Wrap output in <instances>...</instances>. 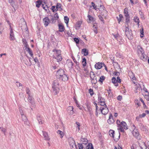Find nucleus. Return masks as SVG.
<instances>
[{
	"label": "nucleus",
	"instance_id": "nucleus-55",
	"mask_svg": "<svg viewBox=\"0 0 149 149\" xmlns=\"http://www.w3.org/2000/svg\"><path fill=\"white\" fill-rule=\"evenodd\" d=\"M79 149H83V146L82 144L78 143Z\"/></svg>",
	"mask_w": 149,
	"mask_h": 149
},
{
	"label": "nucleus",
	"instance_id": "nucleus-36",
	"mask_svg": "<svg viewBox=\"0 0 149 149\" xmlns=\"http://www.w3.org/2000/svg\"><path fill=\"white\" fill-rule=\"evenodd\" d=\"M105 79V77L103 76H102L100 77L99 81H100L102 84L103 81Z\"/></svg>",
	"mask_w": 149,
	"mask_h": 149
},
{
	"label": "nucleus",
	"instance_id": "nucleus-33",
	"mask_svg": "<svg viewBox=\"0 0 149 149\" xmlns=\"http://www.w3.org/2000/svg\"><path fill=\"white\" fill-rule=\"evenodd\" d=\"M139 125L140 128L143 131H146V128L142 124L140 123Z\"/></svg>",
	"mask_w": 149,
	"mask_h": 149
},
{
	"label": "nucleus",
	"instance_id": "nucleus-27",
	"mask_svg": "<svg viewBox=\"0 0 149 149\" xmlns=\"http://www.w3.org/2000/svg\"><path fill=\"white\" fill-rule=\"evenodd\" d=\"M67 65L69 68H73V63L72 61H69Z\"/></svg>",
	"mask_w": 149,
	"mask_h": 149
},
{
	"label": "nucleus",
	"instance_id": "nucleus-57",
	"mask_svg": "<svg viewBox=\"0 0 149 149\" xmlns=\"http://www.w3.org/2000/svg\"><path fill=\"white\" fill-rule=\"evenodd\" d=\"M98 17L99 19L102 22H104V19L103 17L101 15H99Z\"/></svg>",
	"mask_w": 149,
	"mask_h": 149
},
{
	"label": "nucleus",
	"instance_id": "nucleus-16",
	"mask_svg": "<svg viewBox=\"0 0 149 149\" xmlns=\"http://www.w3.org/2000/svg\"><path fill=\"white\" fill-rule=\"evenodd\" d=\"M134 21L137 23V24L138 26H139L140 20L139 17L136 16H135L134 17Z\"/></svg>",
	"mask_w": 149,
	"mask_h": 149
},
{
	"label": "nucleus",
	"instance_id": "nucleus-20",
	"mask_svg": "<svg viewBox=\"0 0 149 149\" xmlns=\"http://www.w3.org/2000/svg\"><path fill=\"white\" fill-rule=\"evenodd\" d=\"M121 125L122 126V127L124 129V130L125 129L127 130L128 129L127 124L125 122L123 121H122L121 122Z\"/></svg>",
	"mask_w": 149,
	"mask_h": 149
},
{
	"label": "nucleus",
	"instance_id": "nucleus-8",
	"mask_svg": "<svg viewBox=\"0 0 149 149\" xmlns=\"http://www.w3.org/2000/svg\"><path fill=\"white\" fill-rule=\"evenodd\" d=\"M100 110L102 113L104 115L107 114L109 112L108 108L107 107H101L99 109Z\"/></svg>",
	"mask_w": 149,
	"mask_h": 149
},
{
	"label": "nucleus",
	"instance_id": "nucleus-50",
	"mask_svg": "<svg viewBox=\"0 0 149 149\" xmlns=\"http://www.w3.org/2000/svg\"><path fill=\"white\" fill-rule=\"evenodd\" d=\"M89 91L91 95L92 96L93 95L94 92H93V90L91 88L89 89Z\"/></svg>",
	"mask_w": 149,
	"mask_h": 149
},
{
	"label": "nucleus",
	"instance_id": "nucleus-19",
	"mask_svg": "<svg viewBox=\"0 0 149 149\" xmlns=\"http://www.w3.org/2000/svg\"><path fill=\"white\" fill-rule=\"evenodd\" d=\"M43 136L45 138V139L46 140H49L50 138L47 132H42Z\"/></svg>",
	"mask_w": 149,
	"mask_h": 149
},
{
	"label": "nucleus",
	"instance_id": "nucleus-56",
	"mask_svg": "<svg viewBox=\"0 0 149 149\" xmlns=\"http://www.w3.org/2000/svg\"><path fill=\"white\" fill-rule=\"evenodd\" d=\"M146 115V114L144 113H143L142 114H140L139 115V117L140 118H142L143 117H144Z\"/></svg>",
	"mask_w": 149,
	"mask_h": 149
},
{
	"label": "nucleus",
	"instance_id": "nucleus-17",
	"mask_svg": "<svg viewBox=\"0 0 149 149\" xmlns=\"http://www.w3.org/2000/svg\"><path fill=\"white\" fill-rule=\"evenodd\" d=\"M139 58L141 60L144 61H146L147 60V56L145 53L143 54L142 55H141L139 56Z\"/></svg>",
	"mask_w": 149,
	"mask_h": 149
},
{
	"label": "nucleus",
	"instance_id": "nucleus-10",
	"mask_svg": "<svg viewBox=\"0 0 149 149\" xmlns=\"http://www.w3.org/2000/svg\"><path fill=\"white\" fill-rule=\"evenodd\" d=\"M104 65V64L103 63L98 62L95 64V67L97 69H100Z\"/></svg>",
	"mask_w": 149,
	"mask_h": 149
},
{
	"label": "nucleus",
	"instance_id": "nucleus-64",
	"mask_svg": "<svg viewBox=\"0 0 149 149\" xmlns=\"http://www.w3.org/2000/svg\"><path fill=\"white\" fill-rule=\"evenodd\" d=\"M117 82L120 83L121 82V80L120 78L119 77H117V79L116 80Z\"/></svg>",
	"mask_w": 149,
	"mask_h": 149
},
{
	"label": "nucleus",
	"instance_id": "nucleus-63",
	"mask_svg": "<svg viewBox=\"0 0 149 149\" xmlns=\"http://www.w3.org/2000/svg\"><path fill=\"white\" fill-rule=\"evenodd\" d=\"M113 36L115 39H117L119 37V35L118 34L114 35L113 34Z\"/></svg>",
	"mask_w": 149,
	"mask_h": 149
},
{
	"label": "nucleus",
	"instance_id": "nucleus-47",
	"mask_svg": "<svg viewBox=\"0 0 149 149\" xmlns=\"http://www.w3.org/2000/svg\"><path fill=\"white\" fill-rule=\"evenodd\" d=\"M73 108L72 107H68L67 109V111L68 113L69 112V111H72V110H73Z\"/></svg>",
	"mask_w": 149,
	"mask_h": 149
},
{
	"label": "nucleus",
	"instance_id": "nucleus-46",
	"mask_svg": "<svg viewBox=\"0 0 149 149\" xmlns=\"http://www.w3.org/2000/svg\"><path fill=\"white\" fill-rule=\"evenodd\" d=\"M130 1L132 4H136L137 3V0H130Z\"/></svg>",
	"mask_w": 149,
	"mask_h": 149
},
{
	"label": "nucleus",
	"instance_id": "nucleus-43",
	"mask_svg": "<svg viewBox=\"0 0 149 149\" xmlns=\"http://www.w3.org/2000/svg\"><path fill=\"white\" fill-rule=\"evenodd\" d=\"M142 143H143V145L144 146V147H141V149H149V148H148L147 147L146 144V143L145 142H143Z\"/></svg>",
	"mask_w": 149,
	"mask_h": 149
},
{
	"label": "nucleus",
	"instance_id": "nucleus-42",
	"mask_svg": "<svg viewBox=\"0 0 149 149\" xmlns=\"http://www.w3.org/2000/svg\"><path fill=\"white\" fill-rule=\"evenodd\" d=\"M8 2L14 8V2L13 0H8Z\"/></svg>",
	"mask_w": 149,
	"mask_h": 149
},
{
	"label": "nucleus",
	"instance_id": "nucleus-5",
	"mask_svg": "<svg viewBox=\"0 0 149 149\" xmlns=\"http://www.w3.org/2000/svg\"><path fill=\"white\" fill-rule=\"evenodd\" d=\"M144 53V51L142 47L140 45H138L137 46L136 54L138 56H139L142 55Z\"/></svg>",
	"mask_w": 149,
	"mask_h": 149
},
{
	"label": "nucleus",
	"instance_id": "nucleus-4",
	"mask_svg": "<svg viewBox=\"0 0 149 149\" xmlns=\"http://www.w3.org/2000/svg\"><path fill=\"white\" fill-rule=\"evenodd\" d=\"M125 34L129 39H132L133 38L132 32L128 26H126L125 30Z\"/></svg>",
	"mask_w": 149,
	"mask_h": 149
},
{
	"label": "nucleus",
	"instance_id": "nucleus-32",
	"mask_svg": "<svg viewBox=\"0 0 149 149\" xmlns=\"http://www.w3.org/2000/svg\"><path fill=\"white\" fill-rule=\"evenodd\" d=\"M86 149H93V147L92 143H88L86 147Z\"/></svg>",
	"mask_w": 149,
	"mask_h": 149
},
{
	"label": "nucleus",
	"instance_id": "nucleus-22",
	"mask_svg": "<svg viewBox=\"0 0 149 149\" xmlns=\"http://www.w3.org/2000/svg\"><path fill=\"white\" fill-rule=\"evenodd\" d=\"M25 49L28 52L29 54L30 55V56L32 57L33 56V54L32 53V52L31 49L29 47L28 48H26V49Z\"/></svg>",
	"mask_w": 149,
	"mask_h": 149
},
{
	"label": "nucleus",
	"instance_id": "nucleus-23",
	"mask_svg": "<svg viewBox=\"0 0 149 149\" xmlns=\"http://www.w3.org/2000/svg\"><path fill=\"white\" fill-rule=\"evenodd\" d=\"M36 6L37 8H39L41 4L42 5V1H41L39 0L37 1L36 2Z\"/></svg>",
	"mask_w": 149,
	"mask_h": 149
},
{
	"label": "nucleus",
	"instance_id": "nucleus-9",
	"mask_svg": "<svg viewBox=\"0 0 149 149\" xmlns=\"http://www.w3.org/2000/svg\"><path fill=\"white\" fill-rule=\"evenodd\" d=\"M116 124L118 127V130H119V131L121 132H124V129L122 127V126L121 125V122H120V121L118 120L116 121Z\"/></svg>",
	"mask_w": 149,
	"mask_h": 149
},
{
	"label": "nucleus",
	"instance_id": "nucleus-12",
	"mask_svg": "<svg viewBox=\"0 0 149 149\" xmlns=\"http://www.w3.org/2000/svg\"><path fill=\"white\" fill-rule=\"evenodd\" d=\"M10 40H13L15 39L14 34L12 29L11 26L10 25Z\"/></svg>",
	"mask_w": 149,
	"mask_h": 149
},
{
	"label": "nucleus",
	"instance_id": "nucleus-61",
	"mask_svg": "<svg viewBox=\"0 0 149 149\" xmlns=\"http://www.w3.org/2000/svg\"><path fill=\"white\" fill-rule=\"evenodd\" d=\"M143 90L146 92L147 93V94H149V93L148 92L147 89L143 86Z\"/></svg>",
	"mask_w": 149,
	"mask_h": 149
},
{
	"label": "nucleus",
	"instance_id": "nucleus-30",
	"mask_svg": "<svg viewBox=\"0 0 149 149\" xmlns=\"http://www.w3.org/2000/svg\"><path fill=\"white\" fill-rule=\"evenodd\" d=\"M114 131L113 130H111L109 131V134L113 138H114Z\"/></svg>",
	"mask_w": 149,
	"mask_h": 149
},
{
	"label": "nucleus",
	"instance_id": "nucleus-7",
	"mask_svg": "<svg viewBox=\"0 0 149 149\" xmlns=\"http://www.w3.org/2000/svg\"><path fill=\"white\" fill-rule=\"evenodd\" d=\"M132 134L137 139H140L141 136L137 130L134 129L132 132Z\"/></svg>",
	"mask_w": 149,
	"mask_h": 149
},
{
	"label": "nucleus",
	"instance_id": "nucleus-51",
	"mask_svg": "<svg viewBox=\"0 0 149 149\" xmlns=\"http://www.w3.org/2000/svg\"><path fill=\"white\" fill-rule=\"evenodd\" d=\"M74 41L76 43V44H79V39L76 38H74Z\"/></svg>",
	"mask_w": 149,
	"mask_h": 149
},
{
	"label": "nucleus",
	"instance_id": "nucleus-60",
	"mask_svg": "<svg viewBox=\"0 0 149 149\" xmlns=\"http://www.w3.org/2000/svg\"><path fill=\"white\" fill-rule=\"evenodd\" d=\"M122 99V96L121 95H119L117 97V99L119 101H121Z\"/></svg>",
	"mask_w": 149,
	"mask_h": 149
},
{
	"label": "nucleus",
	"instance_id": "nucleus-54",
	"mask_svg": "<svg viewBox=\"0 0 149 149\" xmlns=\"http://www.w3.org/2000/svg\"><path fill=\"white\" fill-rule=\"evenodd\" d=\"M54 17L55 19H57L59 18V16L58 14L57 13H56L54 15Z\"/></svg>",
	"mask_w": 149,
	"mask_h": 149
},
{
	"label": "nucleus",
	"instance_id": "nucleus-39",
	"mask_svg": "<svg viewBox=\"0 0 149 149\" xmlns=\"http://www.w3.org/2000/svg\"><path fill=\"white\" fill-rule=\"evenodd\" d=\"M135 103L136 104L138 105V107L141 106V103L137 99H136L134 101Z\"/></svg>",
	"mask_w": 149,
	"mask_h": 149
},
{
	"label": "nucleus",
	"instance_id": "nucleus-37",
	"mask_svg": "<svg viewBox=\"0 0 149 149\" xmlns=\"http://www.w3.org/2000/svg\"><path fill=\"white\" fill-rule=\"evenodd\" d=\"M57 133L61 135V138H62L64 136L63 132L60 130H58L57 132Z\"/></svg>",
	"mask_w": 149,
	"mask_h": 149
},
{
	"label": "nucleus",
	"instance_id": "nucleus-49",
	"mask_svg": "<svg viewBox=\"0 0 149 149\" xmlns=\"http://www.w3.org/2000/svg\"><path fill=\"white\" fill-rule=\"evenodd\" d=\"M26 94L28 95V96H30L31 95V94L30 92V91L29 89V88H26Z\"/></svg>",
	"mask_w": 149,
	"mask_h": 149
},
{
	"label": "nucleus",
	"instance_id": "nucleus-62",
	"mask_svg": "<svg viewBox=\"0 0 149 149\" xmlns=\"http://www.w3.org/2000/svg\"><path fill=\"white\" fill-rule=\"evenodd\" d=\"M100 103V105L102 106H104V105L105 106V107H107V105L105 104V101L102 102Z\"/></svg>",
	"mask_w": 149,
	"mask_h": 149
},
{
	"label": "nucleus",
	"instance_id": "nucleus-1",
	"mask_svg": "<svg viewBox=\"0 0 149 149\" xmlns=\"http://www.w3.org/2000/svg\"><path fill=\"white\" fill-rule=\"evenodd\" d=\"M56 79L60 81H67L68 79L67 76L65 74L64 71L62 69H60L57 70L56 74Z\"/></svg>",
	"mask_w": 149,
	"mask_h": 149
},
{
	"label": "nucleus",
	"instance_id": "nucleus-58",
	"mask_svg": "<svg viewBox=\"0 0 149 149\" xmlns=\"http://www.w3.org/2000/svg\"><path fill=\"white\" fill-rule=\"evenodd\" d=\"M93 27H94L95 28L94 29V32L95 33H97V27L95 26V25H94L93 26Z\"/></svg>",
	"mask_w": 149,
	"mask_h": 149
},
{
	"label": "nucleus",
	"instance_id": "nucleus-38",
	"mask_svg": "<svg viewBox=\"0 0 149 149\" xmlns=\"http://www.w3.org/2000/svg\"><path fill=\"white\" fill-rule=\"evenodd\" d=\"M56 6L57 10H58L59 9H60V10H62V8H61V5L60 3H58Z\"/></svg>",
	"mask_w": 149,
	"mask_h": 149
},
{
	"label": "nucleus",
	"instance_id": "nucleus-53",
	"mask_svg": "<svg viewBox=\"0 0 149 149\" xmlns=\"http://www.w3.org/2000/svg\"><path fill=\"white\" fill-rule=\"evenodd\" d=\"M0 129H1V130L2 132L4 133V134L5 135V132H6V130L5 129L3 128L2 127H0Z\"/></svg>",
	"mask_w": 149,
	"mask_h": 149
},
{
	"label": "nucleus",
	"instance_id": "nucleus-2",
	"mask_svg": "<svg viewBox=\"0 0 149 149\" xmlns=\"http://www.w3.org/2000/svg\"><path fill=\"white\" fill-rule=\"evenodd\" d=\"M53 57L56 59L58 62L61 61L62 58L61 55V51L59 49H55L53 50Z\"/></svg>",
	"mask_w": 149,
	"mask_h": 149
},
{
	"label": "nucleus",
	"instance_id": "nucleus-52",
	"mask_svg": "<svg viewBox=\"0 0 149 149\" xmlns=\"http://www.w3.org/2000/svg\"><path fill=\"white\" fill-rule=\"evenodd\" d=\"M112 81L113 84L117 82L116 79L115 77H113L112 78Z\"/></svg>",
	"mask_w": 149,
	"mask_h": 149
},
{
	"label": "nucleus",
	"instance_id": "nucleus-34",
	"mask_svg": "<svg viewBox=\"0 0 149 149\" xmlns=\"http://www.w3.org/2000/svg\"><path fill=\"white\" fill-rule=\"evenodd\" d=\"M42 7L46 12H47L48 10H49V7L46 5L45 6L44 5L42 4Z\"/></svg>",
	"mask_w": 149,
	"mask_h": 149
},
{
	"label": "nucleus",
	"instance_id": "nucleus-31",
	"mask_svg": "<svg viewBox=\"0 0 149 149\" xmlns=\"http://www.w3.org/2000/svg\"><path fill=\"white\" fill-rule=\"evenodd\" d=\"M125 17V23L128 26L129 23L130 22V17Z\"/></svg>",
	"mask_w": 149,
	"mask_h": 149
},
{
	"label": "nucleus",
	"instance_id": "nucleus-24",
	"mask_svg": "<svg viewBox=\"0 0 149 149\" xmlns=\"http://www.w3.org/2000/svg\"><path fill=\"white\" fill-rule=\"evenodd\" d=\"M98 101L99 102L101 103L102 102H103L105 101V100L104 98H102L100 95H98Z\"/></svg>",
	"mask_w": 149,
	"mask_h": 149
},
{
	"label": "nucleus",
	"instance_id": "nucleus-13",
	"mask_svg": "<svg viewBox=\"0 0 149 149\" xmlns=\"http://www.w3.org/2000/svg\"><path fill=\"white\" fill-rule=\"evenodd\" d=\"M114 120L113 118V116L111 114H110L109 116V119L107 120L108 123L110 125L113 124L114 122Z\"/></svg>",
	"mask_w": 149,
	"mask_h": 149
},
{
	"label": "nucleus",
	"instance_id": "nucleus-29",
	"mask_svg": "<svg viewBox=\"0 0 149 149\" xmlns=\"http://www.w3.org/2000/svg\"><path fill=\"white\" fill-rule=\"evenodd\" d=\"M141 88V87L140 85H139L138 86H136L135 87V89L134 92L135 93H137L138 91H140Z\"/></svg>",
	"mask_w": 149,
	"mask_h": 149
},
{
	"label": "nucleus",
	"instance_id": "nucleus-3",
	"mask_svg": "<svg viewBox=\"0 0 149 149\" xmlns=\"http://www.w3.org/2000/svg\"><path fill=\"white\" fill-rule=\"evenodd\" d=\"M59 81L56 79L54 80L52 84V89L53 93L55 95L57 94L59 91Z\"/></svg>",
	"mask_w": 149,
	"mask_h": 149
},
{
	"label": "nucleus",
	"instance_id": "nucleus-11",
	"mask_svg": "<svg viewBox=\"0 0 149 149\" xmlns=\"http://www.w3.org/2000/svg\"><path fill=\"white\" fill-rule=\"evenodd\" d=\"M44 25L45 27L47 26L50 22V20L48 17H46L43 19Z\"/></svg>",
	"mask_w": 149,
	"mask_h": 149
},
{
	"label": "nucleus",
	"instance_id": "nucleus-14",
	"mask_svg": "<svg viewBox=\"0 0 149 149\" xmlns=\"http://www.w3.org/2000/svg\"><path fill=\"white\" fill-rule=\"evenodd\" d=\"M27 100L28 102L31 104L33 105L35 103L34 101L33 98L31 95L28 96Z\"/></svg>",
	"mask_w": 149,
	"mask_h": 149
},
{
	"label": "nucleus",
	"instance_id": "nucleus-21",
	"mask_svg": "<svg viewBox=\"0 0 149 149\" xmlns=\"http://www.w3.org/2000/svg\"><path fill=\"white\" fill-rule=\"evenodd\" d=\"M81 141L82 144H84L85 145L88 142L87 139L85 138H81Z\"/></svg>",
	"mask_w": 149,
	"mask_h": 149
},
{
	"label": "nucleus",
	"instance_id": "nucleus-41",
	"mask_svg": "<svg viewBox=\"0 0 149 149\" xmlns=\"http://www.w3.org/2000/svg\"><path fill=\"white\" fill-rule=\"evenodd\" d=\"M87 17L88 18L89 21H90V22H92L93 21L94 18L91 15H88Z\"/></svg>",
	"mask_w": 149,
	"mask_h": 149
},
{
	"label": "nucleus",
	"instance_id": "nucleus-48",
	"mask_svg": "<svg viewBox=\"0 0 149 149\" xmlns=\"http://www.w3.org/2000/svg\"><path fill=\"white\" fill-rule=\"evenodd\" d=\"M23 109H24L22 108H21V107L19 108V112H20V113L21 116H22V115H24V113H23Z\"/></svg>",
	"mask_w": 149,
	"mask_h": 149
},
{
	"label": "nucleus",
	"instance_id": "nucleus-6",
	"mask_svg": "<svg viewBox=\"0 0 149 149\" xmlns=\"http://www.w3.org/2000/svg\"><path fill=\"white\" fill-rule=\"evenodd\" d=\"M69 143L71 149L76 148V145L75 144L74 140L72 138L69 139Z\"/></svg>",
	"mask_w": 149,
	"mask_h": 149
},
{
	"label": "nucleus",
	"instance_id": "nucleus-25",
	"mask_svg": "<svg viewBox=\"0 0 149 149\" xmlns=\"http://www.w3.org/2000/svg\"><path fill=\"white\" fill-rule=\"evenodd\" d=\"M82 53L84 54V56H86L88 55V50L86 49H83L82 50Z\"/></svg>",
	"mask_w": 149,
	"mask_h": 149
},
{
	"label": "nucleus",
	"instance_id": "nucleus-15",
	"mask_svg": "<svg viewBox=\"0 0 149 149\" xmlns=\"http://www.w3.org/2000/svg\"><path fill=\"white\" fill-rule=\"evenodd\" d=\"M22 120L24 122V124L28 125H29V121H28L27 118L26 116L23 115L22 116Z\"/></svg>",
	"mask_w": 149,
	"mask_h": 149
},
{
	"label": "nucleus",
	"instance_id": "nucleus-26",
	"mask_svg": "<svg viewBox=\"0 0 149 149\" xmlns=\"http://www.w3.org/2000/svg\"><path fill=\"white\" fill-rule=\"evenodd\" d=\"M22 41L24 45V46L25 49L29 48V45L26 40L25 39H23L22 40Z\"/></svg>",
	"mask_w": 149,
	"mask_h": 149
},
{
	"label": "nucleus",
	"instance_id": "nucleus-59",
	"mask_svg": "<svg viewBox=\"0 0 149 149\" xmlns=\"http://www.w3.org/2000/svg\"><path fill=\"white\" fill-rule=\"evenodd\" d=\"M140 100L141 102L143 104V107H146V104H145V103H144V101H143V100L141 98H140Z\"/></svg>",
	"mask_w": 149,
	"mask_h": 149
},
{
	"label": "nucleus",
	"instance_id": "nucleus-45",
	"mask_svg": "<svg viewBox=\"0 0 149 149\" xmlns=\"http://www.w3.org/2000/svg\"><path fill=\"white\" fill-rule=\"evenodd\" d=\"M37 119L38 121L39 124H42V121L40 116H38L37 117Z\"/></svg>",
	"mask_w": 149,
	"mask_h": 149
},
{
	"label": "nucleus",
	"instance_id": "nucleus-40",
	"mask_svg": "<svg viewBox=\"0 0 149 149\" xmlns=\"http://www.w3.org/2000/svg\"><path fill=\"white\" fill-rule=\"evenodd\" d=\"M64 19L65 22L67 25L69 22V18L67 16H65L64 17Z\"/></svg>",
	"mask_w": 149,
	"mask_h": 149
},
{
	"label": "nucleus",
	"instance_id": "nucleus-18",
	"mask_svg": "<svg viewBox=\"0 0 149 149\" xmlns=\"http://www.w3.org/2000/svg\"><path fill=\"white\" fill-rule=\"evenodd\" d=\"M59 29V31L60 32H63L65 30V28L63 25L61 24H59L58 25Z\"/></svg>",
	"mask_w": 149,
	"mask_h": 149
},
{
	"label": "nucleus",
	"instance_id": "nucleus-44",
	"mask_svg": "<svg viewBox=\"0 0 149 149\" xmlns=\"http://www.w3.org/2000/svg\"><path fill=\"white\" fill-rule=\"evenodd\" d=\"M145 98L148 101V103L149 104V94H147L145 96Z\"/></svg>",
	"mask_w": 149,
	"mask_h": 149
},
{
	"label": "nucleus",
	"instance_id": "nucleus-35",
	"mask_svg": "<svg viewBox=\"0 0 149 149\" xmlns=\"http://www.w3.org/2000/svg\"><path fill=\"white\" fill-rule=\"evenodd\" d=\"M82 63L83 67H85L86 64V59L85 58H84L82 59Z\"/></svg>",
	"mask_w": 149,
	"mask_h": 149
},
{
	"label": "nucleus",
	"instance_id": "nucleus-28",
	"mask_svg": "<svg viewBox=\"0 0 149 149\" xmlns=\"http://www.w3.org/2000/svg\"><path fill=\"white\" fill-rule=\"evenodd\" d=\"M124 15L125 17H129L128 9L127 8H125L124 9Z\"/></svg>",
	"mask_w": 149,
	"mask_h": 149
}]
</instances>
